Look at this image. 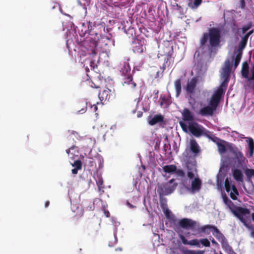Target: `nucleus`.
<instances>
[{"mask_svg": "<svg viewBox=\"0 0 254 254\" xmlns=\"http://www.w3.org/2000/svg\"><path fill=\"white\" fill-rule=\"evenodd\" d=\"M208 42V49L211 52L212 49L218 47L221 42V31L217 27L209 28L208 32L204 33L200 39V46L202 49Z\"/></svg>", "mask_w": 254, "mask_h": 254, "instance_id": "obj_1", "label": "nucleus"}, {"mask_svg": "<svg viewBox=\"0 0 254 254\" xmlns=\"http://www.w3.org/2000/svg\"><path fill=\"white\" fill-rule=\"evenodd\" d=\"M223 199L224 203L229 207L233 213L239 218L245 226H247V220L245 216L246 215L250 214V210L247 208L236 206L226 194L223 195Z\"/></svg>", "mask_w": 254, "mask_h": 254, "instance_id": "obj_2", "label": "nucleus"}, {"mask_svg": "<svg viewBox=\"0 0 254 254\" xmlns=\"http://www.w3.org/2000/svg\"><path fill=\"white\" fill-rule=\"evenodd\" d=\"M122 78V84L124 86L128 85L130 88L134 89L136 84L133 81L132 74L131 73V68L129 64L124 62L122 67L121 68L120 70Z\"/></svg>", "mask_w": 254, "mask_h": 254, "instance_id": "obj_3", "label": "nucleus"}, {"mask_svg": "<svg viewBox=\"0 0 254 254\" xmlns=\"http://www.w3.org/2000/svg\"><path fill=\"white\" fill-rule=\"evenodd\" d=\"M220 101V100L212 95L208 103V105L201 108L198 114L203 117L212 116L219 106Z\"/></svg>", "mask_w": 254, "mask_h": 254, "instance_id": "obj_4", "label": "nucleus"}, {"mask_svg": "<svg viewBox=\"0 0 254 254\" xmlns=\"http://www.w3.org/2000/svg\"><path fill=\"white\" fill-rule=\"evenodd\" d=\"M207 229L212 230V234L221 243L222 247L228 246L227 239L216 226L211 225H206L202 226L201 228H198V230L202 233H206L208 234L209 233L206 231Z\"/></svg>", "mask_w": 254, "mask_h": 254, "instance_id": "obj_5", "label": "nucleus"}, {"mask_svg": "<svg viewBox=\"0 0 254 254\" xmlns=\"http://www.w3.org/2000/svg\"><path fill=\"white\" fill-rule=\"evenodd\" d=\"M178 184L175 183V179H171L168 183L161 184L157 188L159 196L167 195L172 193L177 187Z\"/></svg>", "mask_w": 254, "mask_h": 254, "instance_id": "obj_6", "label": "nucleus"}, {"mask_svg": "<svg viewBox=\"0 0 254 254\" xmlns=\"http://www.w3.org/2000/svg\"><path fill=\"white\" fill-rule=\"evenodd\" d=\"M242 76L247 79V83L254 80V63L250 65L247 61L242 63L241 70Z\"/></svg>", "mask_w": 254, "mask_h": 254, "instance_id": "obj_7", "label": "nucleus"}, {"mask_svg": "<svg viewBox=\"0 0 254 254\" xmlns=\"http://www.w3.org/2000/svg\"><path fill=\"white\" fill-rule=\"evenodd\" d=\"M189 129L190 132L196 137H199L201 136H205L206 135H208V130L195 122L189 125Z\"/></svg>", "mask_w": 254, "mask_h": 254, "instance_id": "obj_8", "label": "nucleus"}, {"mask_svg": "<svg viewBox=\"0 0 254 254\" xmlns=\"http://www.w3.org/2000/svg\"><path fill=\"white\" fill-rule=\"evenodd\" d=\"M97 42L91 37H86V40L82 41V45L88 52V54L92 56V57L97 54Z\"/></svg>", "mask_w": 254, "mask_h": 254, "instance_id": "obj_9", "label": "nucleus"}, {"mask_svg": "<svg viewBox=\"0 0 254 254\" xmlns=\"http://www.w3.org/2000/svg\"><path fill=\"white\" fill-rule=\"evenodd\" d=\"M179 226L183 228L189 229L192 231H196L197 233H202L198 230V228H201L198 225H197L196 221L188 218H183L180 220L178 223Z\"/></svg>", "mask_w": 254, "mask_h": 254, "instance_id": "obj_10", "label": "nucleus"}, {"mask_svg": "<svg viewBox=\"0 0 254 254\" xmlns=\"http://www.w3.org/2000/svg\"><path fill=\"white\" fill-rule=\"evenodd\" d=\"M230 76L222 75L223 82L212 95L216 97L219 100H221V98L224 94L225 90L227 87L228 82L230 80Z\"/></svg>", "mask_w": 254, "mask_h": 254, "instance_id": "obj_11", "label": "nucleus"}, {"mask_svg": "<svg viewBox=\"0 0 254 254\" xmlns=\"http://www.w3.org/2000/svg\"><path fill=\"white\" fill-rule=\"evenodd\" d=\"M232 153L234 155V161L237 164V168H241L246 164L247 161L246 158L244 156L242 152H241L237 148L233 149Z\"/></svg>", "mask_w": 254, "mask_h": 254, "instance_id": "obj_12", "label": "nucleus"}, {"mask_svg": "<svg viewBox=\"0 0 254 254\" xmlns=\"http://www.w3.org/2000/svg\"><path fill=\"white\" fill-rule=\"evenodd\" d=\"M114 92L107 88L100 92L98 95L99 98L101 102L109 101L112 100L114 98Z\"/></svg>", "mask_w": 254, "mask_h": 254, "instance_id": "obj_13", "label": "nucleus"}, {"mask_svg": "<svg viewBox=\"0 0 254 254\" xmlns=\"http://www.w3.org/2000/svg\"><path fill=\"white\" fill-rule=\"evenodd\" d=\"M198 79L196 77H192L187 84L186 90L188 94L192 95L194 93Z\"/></svg>", "mask_w": 254, "mask_h": 254, "instance_id": "obj_14", "label": "nucleus"}, {"mask_svg": "<svg viewBox=\"0 0 254 254\" xmlns=\"http://www.w3.org/2000/svg\"><path fill=\"white\" fill-rule=\"evenodd\" d=\"M201 186L202 182L201 180L198 177L195 178L191 182L190 188L189 189L192 192H197L201 189Z\"/></svg>", "mask_w": 254, "mask_h": 254, "instance_id": "obj_15", "label": "nucleus"}, {"mask_svg": "<svg viewBox=\"0 0 254 254\" xmlns=\"http://www.w3.org/2000/svg\"><path fill=\"white\" fill-rule=\"evenodd\" d=\"M145 47L144 46V43L141 41L137 40H135L132 43V49L134 53H142Z\"/></svg>", "mask_w": 254, "mask_h": 254, "instance_id": "obj_16", "label": "nucleus"}, {"mask_svg": "<svg viewBox=\"0 0 254 254\" xmlns=\"http://www.w3.org/2000/svg\"><path fill=\"white\" fill-rule=\"evenodd\" d=\"M232 62L229 59L225 61L224 67L222 68V75L230 76Z\"/></svg>", "mask_w": 254, "mask_h": 254, "instance_id": "obj_17", "label": "nucleus"}, {"mask_svg": "<svg viewBox=\"0 0 254 254\" xmlns=\"http://www.w3.org/2000/svg\"><path fill=\"white\" fill-rule=\"evenodd\" d=\"M164 116L161 114H157L155 115L152 118H151L148 122V123L151 126H154L156 124H160L162 125L163 123V125H165V123L164 122Z\"/></svg>", "mask_w": 254, "mask_h": 254, "instance_id": "obj_18", "label": "nucleus"}, {"mask_svg": "<svg viewBox=\"0 0 254 254\" xmlns=\"http://www.w3.org/2000/svg\"><path fill=\"white\" fill-rule=\"evenodd\" d=\"M164 54H158L157 57L160 58V56L165 55L166 58H168L170 60H172V62L174 61V57H173L174 51L172 46L165 47L164 49Z\"/></svg>", "mask_w": 254, "mask_h": 254, "instance_id": "obj_19", "label": "nucleus"}, {"mask_svg": "<svg viewBox=\"0 0 254 254\" xmlns=\"http://www.w3.org/2000/svg\"><path fill=\"white\" fill-rule=\"evenodd\" d=\"M190 150L195 156H196L200 152V147L194 139L190 140Z\"/></svg>", "mask_w": 254, "mask_h": 254, "instance_id": "obj_20", "label": "nucleus"}, {"mask_svg": "<svg viewBox=\"0 0 254 254\" xmlns=\"http://www.w3.org/2000/svg\"><path fill=\"white\" fill-rule=\"evenodd\" d=\"M66 152L68 154L69 158L71 159H75L76 157L78 156V151L77 147L75 146H72L69 149L66 150Z\"/></svg>", "mask_w": 254, "mask_h": 254, "instance_id": "obj_21", "label": "nucleus"}, {"mask_svg": "<svg viewBox=\"0 0 254 254\" xmlns=\"http://www.w3.org/2000/svg\"><path fill=\"white\" fill-rule=\"evenodd\" d=\"M182 117L185 121H192L194 119L192 113L187 108H185L183 110Z\"/></svg>", "mask_w": 254, "mask_h": 254, "instance_id": "obj_22", "label": "nucleus"}, {"mask_svg": "<svg viewBox=\"0 0 254 254\" xmlns=\"http://www.w3.org/2000/svg\"><path fill=\"white\" fill-rule=\"evenodd\" d=\"M187 167L188 169V177L190 179H193L194 177V173L196 172V166L193 164H191L190 165V164L189 163L187 165Z\"/></svg>", "mask_w": 254, "mask_h": 254, "instance_id": "obj_23", "label": "nucleus"}, {"mask_svg": "<svg viewBox=\"0 0 254 254\" xmlns=\"http://www.w3.org/2000/svg\"><path fill=\"white\" fill-rule=\"evenodd\" d=\"M233 176L234 179L238 181L242 182L243 181V174L242 172L238 169H235L233 171Z\"/></svg>", "mask_w": 254, "mask_h": 254, "instance_id": "obj_24", "label": "nucleus"}, {"mask_svg": "<svg viewBox=\"0 0 254 254\" xmlns=\"http://www.w3.org/2000/svg\"><path fill=\"white\" fill-rule=\"evenodd\" d=\"M160 105L161 106H163L165 108H168L169 106L171 104V99L165 96H161L160 97Z\"/></svg>", "mask_w": 254, "mask_h": 254, "instance_id": "obj_25", "label": "nucleus"}, {"mask_svg": "<svg viewBox=\"0 0 254 254\" xmlns=\"http://www.w3.org/2000/svg\"><path fill=\"white\" fill-rule=\"evenodd\" d=\"M175 88L176 90V96L179 97L181 93V80L180 79H177L174 82Z\"/></svg>", "mask_w": 254, "mask_h": 254, "instance_id": "obj_26", "label": "nucleus"}, {"mask_svg": "<svg viewBox=\"0 0 254 254\" xmlns=\"http://www.w3.org/2000/svg\"><path fill=\"white\" fill-rule=\"evenodd\" d=\"M177 167L175 165H168L163 167V171L167 173H174Z\"/></svg>", "mask_w": 254, "mask_h": 254, "instance_id": "obj_27", "label": "nucleus"}, {"mask_svg": "<svg viewBox=\"0 0 254 254\" xmlns=\"http://www.w3.org/2000/svg\"><path fill=\"white\" fill-rule=\"evenodd\" d=\"M242 51H240V50H238V53L236 55V56L234 59V69H236L238 65L240 64V61L242 58Z\"/></svg>", "mask_w": 254, "mask_h": 254, "instance_id": "obj_28", "label": "nucleus"}, {"mask_svg": "<svg viewBox=\"0 0 254 254\" xmlns=\"http://www.w3.org/2000/svg\"><path fill=\"white\" fill-rule=\"evenodd\" d=\"M249 154L251 157L253 156L254 152V141L253 138H250L249 139Z\"/></svg>", "mask_w": 254, "mask_h": 254, "instance_id": "obj_29", "label": "nucleus"}, {"mask_svg": "<svg viewBox=\"0 0 254 254\" xmlns=\"http://www.w3.org/2000/svg\"><path fill=\"white\" fill-rule=\"evenodd\" d=\"M207 134L208 135H206L205 136L211 139L214 142H216L217 143H219V141L221 140L219 137L213 134L209 130H208Z\"/></svg>", "mask_w": 254, "mask_h": 254, "instance_id": "obj_30", "label": "nucleus"}, {"mask_svg": "<svg viewBox=\"0 0 254 254\" xmlns=\"http://www.w3.org/2000/svg\"><path fill=\"white\" fill-rule=\"evenodd\" d=\"M249 37L245 35L243 37H242L240 42V47L239 50H240V51H241V50L244 48L246 44L247 43V41L248 40Z\"/></svg>", "mask_w": 254, "mask_h": 254, "instance_id": "obj_31", "label": "nucleus"}, {"mask_svg": "<svg viewBox=\"0 0 254 254\" xmlns=\"http://www.w3.org/2000/svg\"><path fill=\"white\" fill-rule=\"evenodd\" d=\"M160 203L162 209L168 207L167 200L166 198L160 196Z\"/></svg>", "mask_w": 254, "mask_h": 254, "instance_id": "obj_32", "label": "nucleus"}, {"mask_svg": "<svg viewBox=\"0 0 254 254\" xmlns=\"http://www.w3.org/2000/svg\"><path fill=\"white\" fill-rule=\"evenodd\" d=\"M184 254H204L203 251H193L186 250L184 252Z\"/></svg>", "mask_w": 254, "mask_h": 254, "instance_id": "obj_33", "label": "nucleus"}, {"mask_svg": "<svg viewBox=\"0 0 254 254\" xmlns=\"http://www.w3.org/2000/svg\"><path fill=\"white\" fill-rule=\"evenodd\" d=\"M73 167L81 170L82 169V162L79 159L75 160L73 163H71Z\"/></svg>", "mask_w": 254, "mask_h": 254, "instance_id": "obj_34", "label": "nucleus"}, {"mask_svg": "<svg viewBox=\"0 0 254 254\" xmlns=\"http://www.w3.org/2000/svg\"><path fill=\"white\" fill-rule=\"evenodd\" d=\"M202 0H194L193 3H189V6L191 8H196L201 4Z\"/></svg>", "mask_w": 254, "mask_h": 254, "instance_id": "obj_35", "label": "nucleus"}, {"mask_svg": "<svg viewBox=\"0 0 254 254\" xmlns=\"http://www.w3.org/2000/svg\"><path fill=\"white\" fill-rule=\"evenodd\" d=\"M245 174L248 178L250 179L254 177V169H247L245 170Z\"/></svg>", "mask_w": 254, "mask_h": 254, "instance_id": "obj_36", "label": "nucleus"}, {"mask_svg": "<svg viewBox=\"0 0 254 254\" xmlns=\"http://www.w3.org/2000/svg\"><path fill=\"white\" fill-rule=\"evenodd\" d=\"M217 146L219 152L220 154L224 153L226 151L225 146L221 143H217Z\"/></svg>", "mask_w": 254, "mask_h": 254, "instance_id": "obj_37", "label": "nucleus"}, {"mask_svg": "<svg viewBox=\"0 0 254 254\" xmlns=\"http://www.w3.org/2000/svg\"><path fill=\"white\" fill-rule=\"evenodd\" d=\"M199 242L204 246L209 247L210 246V242L206 238L200 239Z\"/></svg>", "mask_w": 254, "mask_h": 254, "instance_id": "obj_38", "label": "nucleus"}, {"mask_svg": "<svg viewBox=\"0 0 254 254\" xmlns=\"http://www.w3.org/2000/svg\"><path fill=\"white\" fill-rule=\"evenodd\" d=\"M225 188L227 192H229L231 190V186L228 178H226L224 182Z\"/></svg>", "mask_w": 254, "mask_h": 254, "instance_id": "obj_39", "label": "nucleus"}, {"mask_svg": "<svg viewBox=\"0 0 254 254\" xmlns=\"http://www.w3.org/2000/svg\"><path fill=\"white\" fill-rule=\"evenodd\" d=\"M80 104H82L83 108L78 110V112L82 114L86 111L87 109V102L83 101Z\"/></svg>", "mask_w": 254, "mask_h": 254, "instance_id": "obj_40", "label": "nucleus"}, {"mask_svg": "<svg viewBox=\"0 0 254 254\" xmlns=\"http://www.w3.org/2000/svg\"><path fill=\"white\" fill-rule=\"evenodd\" d=\"M162 210L166 218H169L170 217L171 212L169 209L168 207L162 209Z\"/></svg>", "mask_w": 254, "mask_h": 254, "instance_id": "obj_41", "label": "nucleus"}, {"mask_svg": "<svg viewBox=\"0 0 254 254\" xmlns=\"http://www.w3.org/2000/svg\"><path fill=\"white\" fill-rule=\"evenodd\" d=\"M170 60L168 58L165 57L164 60V63L163 64V68L164 70L166 66H169L171 64Z\"/></svg>", "mask_w": 254, "mask_h": 254, "instance_id": "obj_42", "label": "nucleus"}, {"mask_svg": "<svg viewBox=\"0 0 254 254\" xmlns=\"http://www.w3.org/2000/svg\"><path fill=\"white\" fill-rule=\"evenodd\" d=\"M189 245L199 247V242L197 239H193L189 241Z\"/></svg>", "mask_w": 254, "mask_h": 254, "instance_id": "obj_43", "label": "nucleus"}, {"mask_svg": "<svg viewBox=\"0 0 254 254\" xmlns=\"http://www.w3.org/2000/svg\"><path fill=\"white\" fill-rule=\"evenodd\" d=\"M252 27V23L250 22L248 23L247 25L244 26L242 28V32L243 33H246L248 30H249Z\"/></svg>", "mask_w": 254, "mask_h": 254, "instance_id": "obj_44", "label": "nucleus"}, {"mask_svg": "<svg viewBox=\"0 0 254 254\" xmlns=\"http://www.w3.org/2000/svg\"><path fill=\"white\" fill-rule=\"evenodd\" d=\"M179 238L181 239L183 244L189 245V241L186 239L184 236L183 235H180Z\"/></svg>", "mask_w": 254, "mask_h": 254, "instance_id": "obj_45", "label": "nucleus"}, {"mask_svg": "<svg viewBox=\"0 0 254 254\" xmlns=\"http://www.w3.org/2000/svg\"><path fill=\"white\" fill-rule=\"evenodd\" d=\"M176 174L180 177H183L185 176V173L183 170L181 169H176V171L175 172Z\"/></svg>", "mask_w": 254, "mask_h": 254, "instance_id": "obj_46", "label": "nucleus"}, {"mask_svg": "<svg viewBox=\"0 0 254 254\" xmlns=\"http://www.w3.org/2000/svg\"><path fill=\"white\" fill-rule=\"evenodd\" d=\"M247 85L254 92V80L247 83Z\"/></svg>", "mask_w": 254, "mask_h": 254, "instance_id": "obj_47", "label": "nucleus"}, {"mask_svg": "<svg viewBox=\"0 0 254 254\" xmlns=\"http://www.w3.org/2000/svg\"><path fill=\"white\" fill-rule=\"evenodd\" d=\"M97 186H98V189L100 190H101V188H104L103 187H102V185H103V181L102 179H99V180L98 182H97Z\"/></svg>", "mask_w": 254, "mask_h": 254, "instance_id": "obj_48", "label": "nucleus"}, {"mask_svg": "<svg viewBox=\"0 0 254 254\" xmlns=\"http://www.w3.org/2000/svg\"><path fill=\"white\" fill-rule=\"evenodd\" d=\"M77 211L79 212V213L78 214H76V216L77 217H81V216H82L83 215V210H82V209L81 208L77 207Z\"/></svg>", "mask_w": 254, "mask_h": 254, "instance_id": "obj_49", "label": "nucleus"}, {"mask_svg": "<svg viewBox=\"0 0 254 254\" xmlns=\"http://www.w3.org/2000/svg\"><path fill=\"white\" fill-rule=\"evenodd\" d=\"M180 125L184 131H187V125L185 123L182 121L180 122Z\"/></svg>", "mask_w": 254, "mask_h": 254, "instance_id": "obj_50", "label": "nucleus"}, {"mask_svg": "<svg viewBox=\"0 0 254 254\" xmlns=\"http://www.w3.org/2000/svg\"><path fill=\"white\" fill-rule=\"evenodd\" d=\"M103 211H104V213L105 215L107 217H109L110 216V214L109 211L106 209L105 206H104L103 207Z\"/></svg>", "mask_w": 254, "mask_h": 254, "instance_id": "obj_51", "label": "nucleus"}, {"mask_svg": "<svg viewBox=\"0 0 254 254\" xmlns=\"http://www.w3.org/2000/svg\"><path fill=\"white\" fill-rule=\"evenodd\" d=\"M94 209V203L92 202H90L89 205L87 207V209L88 210H93Z\"/></svg>", "mask_w": 254, "mask_h": 254, "instance_id": "obj_52", "label": "nucleus"}, {"mask_svg": "<svg viewBox=\"0 0 254 254\" xmlns=\"http://www.w3.org/2000/svg\"><path fill=\"white\" fill-rule=\"evenodd\" d=\"M237 194H236L235 193H234L233 192H231V193L230 194V196L231 198L234 200L237 199Z\"/></svg>", "mask_w": 254, "mask_h": 254, "instance_id": "obj_53", "label": "nucleus"}, {"mask_svg": "<svg viewBox=\"0 0 254 254\" xmlns=\"http://www.w3.org/2000/svg\"><path fill=\"white\" fill-rule=\"evenodd\" d=\"M232 190L233 192L235 193L237 195H239L238 191L235 185L232 186Z\"/></svg>", "mask_w": 254, "mask_h": 254, "instance_id": "obj_54", "label": "nucleus"}, {"mask_svg": "<svg viewBox=\"0 0 254 254\" xmlns=\"http://www.w3.org/2000/svg\"><path fill=\"white\" fill-rule=\"evenodd\" d=\"M240 6L241 8H244L245 7V0H240Z\"/></svg>", "mask_w": 254, "mask_h": 254, "instance_id": "obj_55", "label": "nucleus"}, {"mask_svg": "<svg viewBox=\"0 0 254 254\" xmlns=\"http://www.w3.org/2000/svg\"><path fill=\"white\" fill-rule=\"evenodd\" d=\"M80 169H77L76 168H74V169H72V173L73 174L76 175L77 174L78 170H79Z\"/></svg>", "mask_w": 254, "mask_h": 254, "instance_id": "obj_56", "label": "nucleus"}, {"mask_svg": "<svg viewBox=\"0 0 254 254\" xmlns=\"http://www.w3.org/2000/svg\"><path fill=\"white\" fill-rule=\"evenodd\" d=\"M91 108L93 109V110L94 111V112H96V111L98 109V108H97V106L95 104H94L93 106H91Z\"/></svg>", "mask_w": 254, "mask_h": 254, "instance_id": "obj_57", "label": "nucleus"}, {"mask_svg": "<svg viewBox=\"0 0 254 254\" xmlns=\"http://www.w3.org/2000/svg\"><path fill=\"white\" fill-rule=\"evenodd\" d=\"M254 32V30H252L249 31L245 35L249 37L251 34H252Z\"/></svg>", "mask_w": 254, "mask_h": 254, "instance_id": "obj_58", "label": "nucleus"}, {"mask_svg": "<svg viewBox=\"0 0 254 254\" xmlns=\"http://www.w3.org/2000/svg\"><path fill=\"white\" fill-rule=\"evenodd\" d=\"M90 66H92V67H93V68H94L95 66H97V65H95L94 61H91L90 62Z\"/></svg>", "mask_w": 254, "mask_h": 254, "instance_id": "obj_59", "label": "nucleus"}, {"mask_svg": "<svg viewBox=\"0 0 254 254\" xmlns=\"http://www.w3.org/2000/svg\"><path fill=\"white\" fill-rule=\"evenodd\" d=\"M49 204H50L49 201H48V200L46 201L45 203V207H48L49 206Z\"/></svg>", "mask_w": 254, "mask_h": 254, "instance_id": "obj_60", "label": "nucleus"}, {"mask_svg": "<svg viewBox=\"0 0 254 254\" xmlns=\"http://www.w3.org/2000/svg\"><path fill=\"white\" fill-rule=\"evenodd\" d=\"M127 204L129 206V207H130V208L134 207V206L132 204H130L128 202H127Z\"/></svg>", "mask_w": 254, "mask_h": 254, "instance_id": "obj_61", "label": "nucleus"}, {"mask_svg": "<svg viewBox=\"0 0 254 254\" xmlns=\"http://www.w3.org/2000/svg\"><path fill=\"white\" fill-rule=\"evenodd\" d=\"M251 217H252V220L254 222V213H253L251 214Z\"/></svg>", "mask_w": 254, "mask_h": 254, "instance_id": "obj_62", "label": "nucleus"}, {"mask_svg": "<svg viewBox=\"0 0 254 254\" xmlns=\"http://www.w3.org/2000/svg\"><path fill=\"white\" fill-rule=\"evenodd\" d=\"M211 242H212V243L213 244H217V242H216L215 241V240H214V239H213L211 240Z\"/></svg>", "mask_w": 254, "mask_h": 254, "instance_id": "obj_63", "label": "nucleus"}, {"mask_svg": "<svg viewBox=\"0 0 254 254\" xmlns=\"http://www.w3.org/2000/svg\"><path fill=\"white\" fill-rule=\"evenodd\" d=\"M252 236L254 237V230L251 232Z\"/></svg>", "mask_w": 254, "mask_h": 254, "instance_id": "obj_64", "label": "nucleus"}]
</instances>
